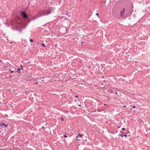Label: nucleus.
<instances>
[{"mask_svg":"<svg viewBox=\"0 0 150 150\" xmlns=\"http://www.w3.org/2000/svg\"><path fill=\"white\" fill-rule=\"evenodd\" d=\"M81 45H83V42H81Z\"/></svg>","mask_w":150,"mask_h":150,"instance_id":"nucleus-25","label":"nucleus"},{"mask_svg":"<svg viewBox=\"0 0 150 150\" xmlns=\"http://www.w3.org/2000/svg\"><path fill=\"white\" fill-rule=\"evenodd\" d=\"M47 125V124H46L45 125Z\"/></svg>","mask_w":150,"mask_h":150,"instance_id":"nucleus-31","label":"nucleus"},{"mask_svg":"<svg viewBox=\"0 0 150 150\" xmlns=\"http://www.w3.org/2000/svg\"><path fill=\"white\" fill-rule=\"evenodd\" d=\"M42 129H43V130H44L45 129V127H44V126H43V127H42Z\"/></svg>","mask_w":150,"mask_h":150,"instance_id":"nucleus-17","label":"nucleus"},{"mask_svg":"<svg viewBox=\"0 0 150 150\" xmlns=\"http://www.w3.org/2000/svg\"><path fill=\"white\" fill-rule=\"evenodd\" d=\"M64 137L66 138L67 137V136L66 135H64Z\"/></svg>","mask_w":150,"mask_h":150,"instance_id":"nucleus-18","label":"nucleus"},{"mask_svg":"<svg viewBox=\"0 0 150 150\" xmlns=\"http://www.w3.org/2000/svg\"><path fill=\"white\" fill-rule=\"evenodd\" d=\"M60 119H61V120H62V121H64V119H63V118L62 117H61V118H60Z\"/></svg>","mask_w":150,"mask_h":150,"instance_id":"nucleus-15","label":"nucleus"},{"mask_svg":"<svg viewBox=\"0 0 150 150\" xmlns=\"http://www.w3.org/2000/svg\"><path fill=\"white\" fill-rule=\"evenodd\" d=\"M83 136V135L81 134H79L76 137L75 139L77 140L81 141Z\"/></svg>","mask_w":150,"mask_h":150,"instance_id":"nucleus-3","label":"nucleus"},{"mask_svg":"<svg viewBox=\"0 0 150 150\" xmlns=\"http://www.w3.org/2000/svg\"><path fill=\"white\" fill-rule=\"evenodd\" d=\"M123 107H126V106H124Z\"/></svg>","mask_w":150,"mask_h":150,"instance_id":"nucleus-28","label":"nucleus"},{"mask_svg":"<svg viewBox=\"0 0 150 150\" xmlns=\"http://www.w3.org/2000/svg\"><path fill=\"white\" fill-rule=\"evenodd\" d=\"M11 70V69H10L9 70Z\"/></svg>","mask_w":150,"mask_h":150,"instance_id":"nucleus-32","label":"nucleus"},{"mask_svg":"<svg viewBox=\"0 0 150 150\" xmlns=\"http://www.w3.org/2000/svg\"><path fill=\"white\" fill-rule=\"evenodd\" d=\"M123 132H121V131H120V136L122 137H123V134L124 133Z\"/></svg>","mask_w":150,"mask_h":150,"instance_id":"nucleus-8","label":"nucleus"},{"mask_svg":"<svg viewBox=\"0 0 150 150\" xmlns=\"http://www.w3.org/2000/svg\"><path fill=\"white\" fill-rule=\"evenodd\" d=\"M13 70H12V71H11L10 73H13Z\"/></svg>","mask_w":150,"mask_h":150,"instance_id":"nucleus-22","label":"nucleus"},{"mask_svg":"<svg viewBox=\"0 0 150 150\" xmlns=\"http://www.w3.org/2000/svg\"><path fill=\"white\" fill-rule=\"evenodd\" d=\"M21 15L23 18L25 19H28V16L25 12L24 11H21Z\"/></svg>","mask_w":150,"mask_h":150,"instance_id":"nucleus-2","label":"nucleus"},{"mask_svg":"<svg viewBox=\"0 0 150 150\" xmlns=\"http://www.w3.org/2000/svg\"><path fill=\"white\" fill-rule=\"evenodd\" d=\"M109 91H110L111 92L112 91V90H109Z\"/></svg>","mask_w":150,"mask_h":150,"instance_id":"nucleus-26","label":"nucleus"},{"mask_svg":"<svg viewBox=\"0 0 150 150\" xmlns=\"http://www.w3.org/2000/svg\"><path fill=\"white\" fill-rule=\"evenodd\" d=\"M17 30L19 31L20 33H21V32H22V30L21 29H17Z\"/></svg>","mask_w":150,"mask_h":150,"instance_id":"nucleus-14","label":"nucleus"},{"mask_svg":"<svg viewBox=\"0 0 150 150\" xmlns=\"http://www.w3.org/2000/svg\"><path fill=\"white\" fill-rule=\"evenodd\" d=\"M96 15H97V16L98 17H99V14L98 13H96Z\"/></svg>","mask_w":150,"mask_h":150,"instance_id":"nucleus-16","label":"nucleus"},{"mask_svg":"<svg viewBox=\"0 0 150 150\" xmlns=\"http://www.w3.org/2000/svg\"><path fill=\"white\" fill-rule=\"evenodd\" d=\"M125 128H122V129L123 130H125Z\"/></svg>","mask_w":150,"mask_h":150,"instance_id":"nucleus-23","label":"nucleus"},{"mask_svg":"<svg viewBox=\"0 0 150 150\" xmlns=\"http://www.w3.org/2000/svg\"><path fill=\"white\" fill-rule=\"evenodd\" d=\"M115 93H116V94H117V92H116Z\"/></svg>","mask_w":150,"mask_h":150,"instance_id":"nucleus-29","label":"nucleus"},{"mask_svg":"<svg viewBox=\"0 0 150 150\" xmlns=\"http://www.w3.org/2000/svg\"><path fill=\"white\" fill-rule=\"evenodd\" d=\"M79 105V107H81V104H80V105Z\"/></svg>","mask_w":150,"mask_h":150,"instance_id":"nucleus-27","label":"nucleus"},{"mask_svg":"<svg viewBox=\"0 0 150 150\" xmlns=\"http://www.w3.org/2000/svg\"><path fill=\"white\" fill-rule=\"evenodd\" d=\"M41 45H42V46H43V47H45V45L44 44L42 43Z\"/></svg>","mask_w":150,"mask_h":150,"instance_id":"nucleus-13","label":"nucleus"},{"mask_svg":"<svg viewBox=\"0 0 150 150\" xmlns=\"http://www.w3.org/2000/svg\"><path fill=\"white\" fill-rule=\"evenodd\" d=\"M125 11V9L123 8V10H121L120 11V16L121 17H123L124 16V14Z\"/></svg>","mask_w":150,"mask_h":150,"instance_id":"nucleus-4","label":"nucleus"},{"mask_svg":"<svg viewBox=\"0 0 150 150\" xmlns=\"http://www.w3.org/2000/svg\"><path fill=\"white\" fill-rule=\"evenodd\" d=\"M75 97L76 98H78L79 97V96L77 95H75Z\"/></svg>","mask_w":150,"mask_h":150,"instance_id":"nucleus-19","label":"nucleus"},{"mask_svg":"<svg viewBox=\"0 0 150 150\" xmlns=\"http://www.w3.org/2000/svg\"><path fill=\"white\" fill-rule=\"evenodd\" d=\"M127 131H125V132H123L124 134L123 135V136H124L125 137H127V135L126 134H127Z\"/></svg>","mask_w":150,"mask_h":150,"instance_id":"nucleus-9","label":"nucleus"},{"mask_svg":"<svg viewBox=\"0 0 150 150\" xmlns=\"http://www.w3.org/2000/svg\"><path fill=\"white\" fill-rule=\"evenodd\" d=\"M8 126V124H7V122H4V128L7 127Z\"/></svg>","mask_w":150,"mask_h":150,"instance_id":"nucleus-6","label":"nucleus"},{"mask_svg":"<svg viewBox=\"0 0 150 150\" xmlns=\"http://www.w3.org/2000/svg\"><path fill=\"white\" fill-rule=\"evenodd\" d=\"M30 41L31 42H33V39H30Z\"/></svg>","mask_w":150,"mask_h":150,"instance_id":"nucleus-12","label":"nucleus"},{"mask_svg":"<svg viewBox=\"0 0 150 150\" xmlns=\"http://www.w3.org/2000/svg\"><path fill=\"white\" fill-rule=\"evenodd\" d=\"M46 11L47 10H45V11H42L39 12L38 14L36 15L33 18V19H35L39 17L46 15Z\"/></svg>","mask_w":150,"mask_h":150,"instance_id":"nucleus-1","label":"nucleus"},{"mask_svg":"<svg viewBox=\"0 0 150 150\" xmlns=\"http://www.w3.org/2000/svg\"><path fill=\"white\" fill-rule=\"evenodd\" d=\"M51 11H48L47 12H46V15H48L50 13H51Z\"/></svg>","mask_w":150,"mask_h":150,"instance_id":"nucleus-10","label":"nucleus"},{"mask_svg":"<svg viewBox=\"0 0 150 150\" xmlns=\"http://www.w3.org/2000/svg\"><path fill=\"white\" fill-rule=\"evenodd\" d=\"M136 107V106H132V108H134Z\"/></svg>","mask_w":150,"mask_h":150,"instance_id":"nucleus-20","label":"nucleus"},{"mask_svg":"<svg viewBox=\"0 0 150 150\" xmlns=\"http://www.w3.org/2000/svg\"><path fill=\"white\" fill-rule=\"evenodd\" d=\"M20 68H18L17 69V71H16V72H18V73H20Z\"/></svg>","mask_w":150,"mask_h":150,"instance_id":"nucleus-11","label":"nucleus"},{"mask_svg":"<svg viewBox=\"0 0 150 150\" xmlns=\"http://www.w3.org/2000/svg\"><path fill=\"white\" fill-rule=\"evenodd\" d=\"M4 122H1L0 123V127H4Z\"/></svg>","mask_w":150,"mask_h":150,"instance_id":"nucleus-7","label":"nucleus"},{"mask_svg":"<svg viewBox=\"0 0 150 150\" xmlns=\"http://www.w3.org/2000/svg\"><path fill=\"white\" fill-rule=\"evenodd\" d=\"M20 70L21 69V70H22L23 71L24 70V69H23V68H20Z\"/></svg>","mask_w":150,"mask_h":150,"instance_id":"nucleus-24","label":"nucleus"},{"mask_svg":"<svg viewBox=\"0 0 150 150\" xmlns=\"http://www.w3.org/2000/svg\"><path fill=\"white\" fill-rule=\"evenodd\" d=\"M34 83L33 84L35 85H37L38 84V82H37V80L36 79L33 80Z\"/></svg>","mask_w":150,"mask_h":150,"instance_id":"nucleus-5","label":"nucleus"},{"mask_svg":"<svg viewBox=\"0 0 150 150\" xmlns=\"http://www.w3.org/2000/svg\"><path fill=\"white\" fill-rule=\"evenodd\" d=\"M12 76H11V75H10L9 76V79H11V77H12Z\"/></svg>","mask_w":150,"mask_h":150,"instance_id":"nucleus-21","label":"nucleus"},{"mask_svg":"<svg viewBox=\"0 0 150 150\" xmlns=\"http://www.w3.org/2000/svg\"><path fill=\"white\" fill-rule=\"evenodd\" d=\"M21 67H22V65H21V66H20Z\"/></svg>","mask_w":150,"mask_h":150,"instance_id":"nucleus-30","label":"nucleus"}]
</instances>
